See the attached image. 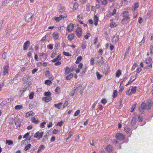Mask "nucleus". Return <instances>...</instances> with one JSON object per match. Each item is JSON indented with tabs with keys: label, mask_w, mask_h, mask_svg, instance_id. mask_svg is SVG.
<instances>
[{
	"label": "nucleus",
	"mask_w": 153,
	"mask_h": 153,
	"mask_svg": "<svg viewBox=\"0 0 153 153\" xmlns=\"http://www.w3.org/2000/svg\"><path fill=\"white\" fill-rule=\"evenodd\" d=\"M97 63L99 64H102L104 63V61L103 60V57H101L100 60L98 61L97 62Z\"/></svg>",
	"instance_id": "obj_47"
},
{
	"label": "nucleus",
	"mask_w": 153,
	"mask_h": 153,
	"mask_svg": "<svg viewBox=\"0 0 153 153\" xmlns=\"http://www.w3.org/2000/svg\"><path fill=\"white\" fill-rule=\"evenodd\" d=\"M48 48L49 49L52 50L53 49V45L51 44H49L48 46Z\"/></svg>",
	"instance_id": "obj_62"
},
{
	"label": "nucleus",
	"mask_w": 153,
	"mask_h": 153,
	"mask_svg": "<svg viewBox=\"0 0 153 153\" xmlns=\"http://www.w3.org/2000/svg\"><path fill=\"white\" fill-rule=\"evenodd\" d=\"M34 115V113L32 111L27 112L25 114L26 117H28L30 116H33Z\"/></svg>",
	"instance_id": "obj_20"
},
{
	"label": "nucleus",
	"mask_w": 153,
	"mask_h": 153,
	"mask_svg": "<svg viewBox=\"0 0 153 153\" xmlns=\"http://www.w3.org/2000/svg\"><path fill=\"white\" fill-rule=\"evenodd\" d=\"M9 69V67L8 64L6 65L4 68V71L3 74L4 75L8 74V71Z\"/></svg>",
	"instance_id": "obj_9"
},
{
	"label": "nucleus",
	"mask_w": 153,
	"mask_h": 153,
	"mask_svg": "<svg viewBox=\"0 0 153 153\" xmlns=\"http://www.w3.org/2000/svg\"><path fill=\"white\" fill-rule=\"evenodd\" d=\"M94 25L96 26L98 25V22L99 21V18L97 15H95L94 17Z\"/></svg>",
	"instance_id": "obj_22"
},
{
	"label": "nucleus",
	"mask_w": 153,
	"mask_h": 153,
	"mask_svg": "<svg viewBox=\"0 0 153 153\" xmlns=\"http://www.w3.org/2000/svg\"><path fill=\"white\" fill-rule=\"evenodd\" d=\"M63 54L66 56H71V54H70L68 52H63Z\"/></svg>",
	"instance_id": "obj_48"
},
{
	"label": "nucleus",
	"mask_w": 153,
	"mask_h": 153,
	"mask_svg": "<svg viewBox=\"0 0 153 153\" xmlns=\"http://www.w3.org/2000/svg\"><path fill=\"white\" fill-rule=\"evenodd\" d=\"M62 58V57L61 55L60 54H59L56 58L52 60H51V62H55L59 61Z\"/></svg>",
	"instance_id": "obj_13"
},
{
	"label": "nucleus",
	"mask_w": 153,
	"mask_h": 153,
	"mask_svg": "<svg viewBox=\"0 0 153 153\" xmlns=\"http://www.w3.org/2000/svg\"><path fill=\"white\" fill-rule=\"evenodd\" d=\"M119 39L118 36H114L113 37L112 39V42L114 43H116L117 42Z\"/></svg>",
	"instance_id": "obj_14"
},
{
	"label": "nucleus",
	"mask_w": 153,
	"mask_h": 153,
	"mask_svg": "<svg viewBox=\"0 0 153 153\" xmlns=\"http://www.w3.org/2000/svg\"><path fill=\"white\" fill-rule=\"evenodd\" d=\"M52 36L55 40H58L59 37L58 33L57 32H54L53 33Z\"/></svg>",
	"instance_id": "obj_15"
},
{
	"label": "nucleus",
	"mask_w": 153,
	"mask_h": 153,
	"mask_svg": "<svg viewBox=\"0 0 153 153\" xmlns=\"http://www.w3.org/2000/svg\"><path fill=\"white\" fill-rule=\"evenodd\" d=\"M13 101L12 99L9 98H7L5 100L2 102V103L4 104H7L10 103L11 102Z\"/></svg>",
	"instance_id": "obj_17"
},
{
	"label": "nucleus",
	"mask_w": 153,
	"mask_h": 153,
	"mask_svg": "<svg viewBox=\"0 0 153 153\" xmlns=\"http://www.w3.org/2000/svg\"><path fill=\"white\" fill-rule=\"evenodd\" d=\"M117 25L114 22H111L110 24V27L111 28H114Z\"/></svg>",
	"instance_id": "obj_36"
},
{
	"label": "nucleus",
	"mask_w": 153,
	"mask_h": 153,
	"mask_svg": "<svg viewBox=\"0 0 153 153\" xmlns=\"http://www.w3.org/2000/svg\"><path fill=\"white\" fill-rule=\"evenodd\" d=\"M65 75H67L70 73L72 72L74 70V68L73 67H71V68L67 67L65 68Z\"/></svg>",
	"instance_id": "obj_7"
},
{
	"label": "nucleus",
	"mask_w": 153,
	"mask_h": 153,
	"mask_svg": "<svg viewBox=\"0 0 153 153\" xmlns=\"http://www.w3.org/2000/svg\"><path fill=\"white\" fill-rule=\"evenodd\" d=\"M30 44V42L29 41L27 40L26 41L23 45V50H26L27 49L28 46H29Z\"/></svg>",
	"instance_id": "obj_12"
},
{
	"label": "nucleus",
	"mask_w": 153,
	"mask_h": 153,
	"mask_svg": "<svg viewBox=\"0 0 153 153\" xmlns=\"http://www.w3.org/2000/svg\"><path fill=\"white\" fill-rule=\"evenodd\" d=\"M136 78V76H131V80H132L133 81H134Z\"/></svg>",
	"instance_id": "obj_64"
},
{
	"label": "nucleus",
	"mask_w": 153,
	"mask_h": 153,
	"mask_svg": "<svg viewBox=\"0 0 153 153\" xmlns=\"http://www.w3.org/2000/svg\"><path fill=\"white\" fill-rule=\"evenodd\" d=\"M7 56L6 53L5 52H4L2 55V58L4 59H6Z\"/></svg>",
	"instance_id": "obj_56"
},
{
	"label": "nucleus",
	"mask_w": 153,
	"mask_h": 153,
	"mask_svg": "<svg viewBox=\"0 0 153 153\" xmlns=\"http://www.w3.org/2000/svg\"><path fill=\"white\" fill-rule=\"evenodd\" d=\"M29 133L28 132H27L26 134H25L23 136V138H27L28 137V136L29 135Z\"/></svg>",
	"instance_id": "obj_59"
},
{
	"label": "nucleus",
	"mask_w": 153,
	"mask_h": 153,
	"mask_svg": "<svg viewBox=\"0 0 153 153\" xmlns=\"http://www.w3.org/2000/svg\"><path fill=\"white\" fill-rule=\"evenodd\" d=\"M91 35V34L90 33H88L87 34L84 36V38L87 39H88V37Z\"/></svg>",
	"instance_id": "obj_40"
},
{
	"label": "nucleus",
	"mask_w": 153,
	"mask_h": 153,
	"mask_svg": "<svg viewBox=\"0 0 153 153\" xmlns=\"http://www.w3.org/2000/svg\"><path fill=\"white\" fill-rule=\"evenodd\" d=\"M43 134L44 132L43 131L39 132L38 131L36 132L35 134L33 137L34 138H37V140H39L42 138L43 135Z\"/></svg>",
	"instance_id": "obj_4"
},
{
	"label": "nucleus",
	"mask_w": 153,
	"mask_h": 153,
	"mask_svg": "<svg viewBox=\"0 0 153 153\" xmlns=\"http://www.w3.org/2000/svg\"><path fill=\"white\" fill-rule=\"evenodd\" d=\"M111 16H112V15H111V13H108L106 15V16H105V19L108 20L110 18V17Z\"/></svg>",
	"instance_id": "obj_39"
},
{
	"label": "nucleus",
	"mask_w": 153,
	"mask_h": 153,
	"mask_svg": "<svg viewBox=\"0 0 153 153\" xmlns=\"http://www.w3.org/2000/svg\"><path fill=\"white\" fill-rule=\"evenodd\" d=\"M74 35L73 33H71L68 36V40L71 41L74 39Z\"/></svg>",
	"instance_id": "obj_18"
},
{
	"label": "nucleus",
	"mask_w": 153,
	"mask_h": 153,
	"mask_svg": "<svg viewBox=\"0 0 153 153\" xmlns=\"http://www.w3.org/2000/svg\"><path fill=\"white\" fill-rule=\"evenodd\" d=\"M80 113V110L79 109L77 110L75 112L74 116L75 117L77 116Z\"/></svg>",
	"instance_id": "obj_46"
},
{
	"label": "nucleus",
	"mask_w": 153,
	"mask_h": 153,
	"mask_svg": "<svg viewBox=\"0 0 153 153\" xmlns=\"http://www.w3.org/2000/svg\"><path fill=\"white\" fill-rule=\"evenodd\" d=\"M117 91L116 90L114 91L113 93V98H115L117 97Z\"/></svg>",
	"instance_id": "obj_33"
},
{
	"label": "nucleus",
	"mask_w": 153,
	"mask_h": 153,
	"mask_svg": "<svg viewBox=\"0 0 153 153\" xmlns=\"http://www.w3.org/2000/svg\"><path fill=\"white\" fill-rule=\"evenodd\" d=\"M59 132V131L56 129H54L53 131V133L54 134H56Z\"/></svg>",
	"instance_id": "obj_55"
},
{
	"label": "nucleus",
	"mask_w": 153,
	"mask_h": 153,
	"mask_svg": "<svg viewBox=\"0 0 153 153\" xmlns=\"http://www.w3.org/2000/svg\"><path fill=\"white\" fill-rule=\"evenodd\" d=\"M39 57L41 61H45L47 58V54L43 53H40Z\"/></svg>",
	"instance_id": "obj_6"
},
{
	"label": "nucleus",
	"mask_w": 153,
	"mask_h": 153,
	"mask_svg": "<svg viewBox=\"0 0 153 153\" xmlns=\"http://www.w3.org/2000/svg\"><path fill=\"white\" fill-rule=\"evenodd\" d=\"M96 75L97 76V79L98 80H100L102 77V76L101 75L99 72H97L96 73Z\"/></svg>",
	"instance_id": "obj_32"
},
{
	"label": "nucleus",
	"mask_w": 153,
	"mask_h": 153,
	"mask_svg": "<svg viewBox=\"0 0 153 153\" xmlns=\"http://www.w3.org/2000/svg\"><path fill=\"white\" fill-rule=\"evenodd\" d=\"M63 103L62 102H59L57 104H54V106L55 107L57 108L58 109H60L61 107L62 106Z\"/></svg>",
	"instance_id": "obj_28"
},
{
	"label": "nucleus",
	"mask_w": 153,
	"mask_h": 153,
	"mask_svg": "<svg viewBox=\"0 0 153 153\" xmlns=\"http://www.w3.org/2000/svg\"><path fill=\"white\" fill-rule=\"evenodd\" d=\"M42 100L46 102H48L52 100L51 97H42Z\"/></svg>",
	"instance_id": "obj_16"
},
{
	"label": "nucleus",
	"mask_w": 153,
	"mask_h": 153,
	"mask_svg": "<svg viewBox=\"0 0 153 153\" xmlns=\"http://www.w3.org/2000/svg\"><path fill=\"white\" fill-rule=\"evenodd\" d=\"M29 51L27 53V57H30L31 55V52L33 51V49L31 47L29 49Z\"/></svg>",
	"instance_id": "obj_24"
},
{
	"label": "nucleus",
	"mask_w": 153,
	"mask_h": 153,
	"mask_svg": "<svg viewBox=\"0 0 153 153\" xmlns=\"http://www.w3.org/2000/svg\"><path fill=\"white\" fill-rule=\"evenodd\" d=\"M78 7V4L77 3L75 2L74 3V10H76V9H77Z\"/></svg>",
	"instance_id": "obj_43"
},
{
	"label": "nucleus",
	"mask_w": 153,
	"mask_h": 153,
	"mask_svg": "<svg viewBox=\"0 0 153 153\" xmlns=\"http://www.w3.org/2000/svg\"><path fill=\"white\" fill-rule=\"evenodd\" d=\"M73 74L72 73H71L67 76L66 79L67 80H70L73 77Z\"/></svg>",
	"instance_id": "obj_25"
},
{
	"label": "nucleus",
	"mask_w": 153,
	"mask_h": 153,
	"mask_svg": "<svg viewBox=\"0 0 153 153\" xmlns=\"http://www.w3.org/2000/svg\"><path fill=\"white\" fill-rule=\"evenodd\" d=\"M98 41V37L97 36L95 37V38L94 39V45H96Z\"/></svg>",
	"instance_id": "obj_61"
},
{
	"label": "nucleus",
	"mask_w": 153,
	"mask_h": 153,
	"mask_svg": "<svg viewBox=\"0 0 153 153\" xmlns=\"http://www.w3.org/2000/svg\"><path fill=\"white\" fill-rule=\"evenodd\" d=\"M60 91V88L58 87H57L55 89V92L57 94H58Z\"/></svg>",
	"instance_id": "obj_54"
},
{
	"label": "nucleus",
	"mask_w": 153,
	"mask_h": 153,
	"mask_svg": "<svg viewBox=\"0 0 153 153\" xmlns=\"http://www.w3.org/2000/svg\"><path fill=\"white\" fill-rule=\"evenodd\" d=\"M106 150L108 152H111L112 151V147L111 145H108L105 148Z\"/></svg>",
	"instance_id": "obj_19"
},
{
	"label": "nucleus",
	"mask_w": 153,
	"mask_h": 153,
	"mask_svg": "<svg viewBox=\"0 0 153 153\" xmlns=\"http://www.w3.org/2000/svg\"><path fill=\"white\" fill-rule=\"evenodd\" d=\"M4 86V82L0 83V91L2 90V88Z\"/></svg>",
	"instance_id": "obj_50"
},
{
	"label": "nucleus",
	"mask_w": 153,
	"mask_h": 153,
	"mask_svg": "<svg viewBox=\"0 0 153 153\" xmlns=\"http://www.w3.org/2000/svg\"><path fill=\"white\" fill-rule=\"evenodd\" d=\"M34 93L33 92H31L29 96V98L30 99L32 100L33 98Z\"/></svg>",
	"instance_id": "obj_45"
},
{
	"label": "nucleus",
	"mask_w": 153,
	"mask_h": 153,
	"mask_svg": "<svg viewBox=\"0 0 153 153\" xmlns=\"http://www.w3.org/2000/svg\"><path fill=\"white\" fill-rule=\"evenodd\" d=\"M86 45L87 44L86 42H83L82 43L81 48L83 49H84L86 48Z\"/></svg>",
	"instance_id": "obj_34"
},
{
	"label": "nucleus",
	"mask_w": 153,
	"mask_h": 153,
	"mask_svg": "<svg viewBox=\"0 0 153 153\" xmlns=\"http://www.w3.org/2000/svg\"><path fill=\"white\" fill-rule=\"evenodd\" d=\"M74 27V25L73 24L71 23L68 26L67 30L69 32H70L72 31Z\"/></svg>",
	"instance_id": "obj_11"
},
{
	"label": "nucleus",
	"mask_w": 153,
	"mask_h": 153,
	"mask_svg": "<svg viewBox=\"0 0 153 153\" xmlns=\"http://www.w3.org/2000/svg\"><path fill=\"white\" fill-rule=\"evenodd\" d=\"M152 67V63H150L149 65L146 66V67H144V68H147V69H150Z\"/></svg>",
	"instance_id": "obj_51"
},
{
	"label": "nucleus",
	"mask_w": 153,
	"mask_h": 153,
	"mask_svg": "<svg viewBox=\"0 0 153 153\" xmlns=\"http://www.w3.org/2000/svg\"><path fill=\"white\" fill-rule=\"evenodd\" d=\"M31 145L30 144L27 145L25 147L24 150L25 151L27 150L31 147Z\"/></svg>",
	"instance_id": "obj_38"
},
{
	"label": "nucleus",
	"mask_w": 153,
	"mask_h": 153,
	"mask_svg": "<svg viewBox=\"0 0 153 153\" xmlns=\"http://www.w3.org/2000/svg\"><path fill=\"white\" fill-rule=\"evenodd\" d=\"M6 143H8L10 145L12 144L13 142L12 140H7L6 141Z\"/></svg>",
	"instance_id": "obj_49"
},
{
	"label": "nucleus",
	"mask_w": 153,
	"mask_h": 153,
	"mask_svg": "<svg viewBox=\"0 0 153 153\" xmlns=\"http://www.w3.org/2000/svg\"><path fill=\"white\" fill-rule=\"evenodd\" d=\"M121 74V71L120 70H118L116 73V76L117 78H119Z\"/></svg>",
	"instance_id": "obj_27"
},
{
	"label": "nucleus",
	"mask_w": 153,
	"mask_h": 153,
	"mask_svg": "<svg viewBox=\"0 0 153 153\" xmlns=\"http://www.w3.org/2000/svg\"><path fill=\"white\" fill-rule=\"evenodd\" d=\"M136 117L133 118L131 120V125L132 126H134L136 124Z\"/></svg>",
	"instance_id": "obj_26"
},
{
	"label": "nucleus",
	"mask_w": 153,
	"mask_h": 153,
	"mask_svg": "<svg viewBox=\"0 0 153 153\" xmlns=\"http://www.w3.org/2000/svg\"><path fill=\"white\" fill-rule=\"evenodd\" d=\"M31 120L32 123L36 124H38L39 122V120L36 119L34 117H33L31 118Z\"/></svg>",
	"instance_id": "obj_21"
},
{
	"label": "nucleus",
	"mask_w": 153,
	"mask_h": 153,
	"mask_svg": "<svg viewBox=\"0 0 153 153\" xmlns=\"http://www.w3.org/2000/svg\"><path fill=\"white\" fill-rule=\"evenodd\" d=\"M139 7V4L138 2H136L134 5V9L133 11H134L137 8Z\"/></svg>",
	"instance_id": "obj_60"
},
{
	"label": "nucleus",
	"mask_w": 153,
	"mask_h": 153,
	"mask_svg": "<svg viewBox=\"0 0 153 153\" xmlns=\"http://www.w3.org/2000/svg\"><path fill=\"white\" fill-rule=\"evenodd\" d=\"M52 82L49 80H47L45 81V84L48 85H50L52 84Z\"/></svg>",
	"instance_id": "obj_37"
},
{
	"label": "nucleus",
	"mask_w": 153,
	"mask_h": 153,
	"mask_svg": "<svg viewBox=\"0 0 153 153\" xmlns=\"http://www.w3.org/2000/svg\"><path fill=\"white\" fill-rule=\"evenodd\" d=\"M142 70V68L140 67H138L137 68L136 72L137 73H139Z\"/></svg>",
	"instance_id": "obj_63"
},
{
	"label": "nucleus",
	"mask_w": 153,
	"mask_h": 153,
	"mask_svg": "<svg viewBox=\"0 0 153 153\" xmlns=\"http://www.w3.org/2000/svg\"><path fill=\"white\" fill-rule=\"evenodd\" d=\"M152 12V11L151 10H149L146 15L147 18H149L151 16V14Z\"/></svg>",
	"instance_id": "obj_35"
},
{
	"label": "nucleus",
	"mask_w": 153,
	"mask_h": 153,
	"mask_svg": "<svg viewBox=\"0 0 153 153\" xmlns=\"http://www.w3.org/2000/svg\"><path fill=\"white\" fill-rule=\"evenodd\" d=\"M137 88L136 86H131L129 87L128 90L126 91V95L128 96H130L132 94H134L136 92Z\"/></svg>",
	"instance_id": "obj_1"
},
{
	"label": "nucleus",
	"mask_w": 153,
	"mask_h": 153,
	"mask_svg": "<svg viewBox=\"0 0 153 153\" xmlns=\"http://www.w3.org/2000/svg\"><path fill=\"white\" fill-rule=\"evenodd\" d=\"M130 129L128 126H126L124 128L125 131L126 132H128Z\"/></svg>",
	"instance_id": "obj_52"
},
{
	"label": "nucleus",
	"mask_w": 153,
	"mask_h": 153,
	"mask_svg": "<svg viewBox=\"0 0 153 153\" xmlns=\"http://www.w3.org/2000/svg\"><path fill=\"white\" fill-rule=\"evenodd\" d=\"M116 137L120 140H124L125 138L124 135L121 133L117 134L116 135Z\"/></svg>",
	"instance_id": "obj_8"
},
{
	"label": "nucleus",
	"mask_w": 153,
	"mask_h": 153,
	"mask_svg": "<svg viewBox=\"0 0 153 153\" xmlns=\"http://www.w3.org/2000/svg\"><path fill=\"white\" fill-rule=\"evenodd\" d=\"M123 19L121 21V23L123 24L124 22H126L130 19L128 12L127 11H123L122 13Z\"/></svg>",
	"instance_id": "obj_2"
},
{
	"label": "nucleus",
	"mask_w": 153,
	"mask_h": 153,
	"mask_svg": "<svg viewBox=\"0 0 153 153\" xmlns=\"http://www.w3.org/2000/svg\"><path fill=\"white\" fill-rule=\"evenodd\" d=\"M82 57L81 56H79L77 58L76 61L75 63L76 64H79L82 60Z\"/></svg>",
	"instance_id": "obj_30"
},
{
	"label": "nucleus",
	"mask_w": 153,
	"mask_h": 153,
	"mask_svg": "<svg viewBox=\"0 0 153 153\" xmlns=\"http://www.w3.org/2000/svg\"><path fill=\"white\" fill-rule=\"evenodd\" d=\"M67 16L66 15L65 16L63 15H60L58 17H54V19L57 22H59L60 20L63 19L65 18H66Z\"/></svg>",
	"instance_id": "obj_10"
},
{
	"label": "nucleus",
	"mask_w": 153,
	"mask_h": 153,
	"mask_svg": "<svg viewBox=\"0 0 153 153\" xmlns=\"http://www.w3.org/2000/svg\"><path fill=\"white\" fill-rule=\"evenodd\" d=\"M51 94L49 91L45 92L44 94V95L46 97H51Z\"/></svg>",
	"instance_id": "obj_42"
},
{
	"label": "nucleus",
	"mask_w": 153,
	"mask_h": 153,
	"mask_svg": "<svg viewBox=\"0 0 153 153\" xmlns=\"http://www.w3.org/2000/svg\"><path fill=\"white\" fill-rule=\"evenodd\" d=\"M33 15L31 13H28L25 16V21L27 22H31Z\"/></svg>",
	"instance_id": "obj_3"
},
{
	"label": "nucleus",
	"mask_w": 153,
	"mask_h": 153,
	"mask_svg": "<svg viewBox=\"0 0 153 153\" xmlns=\"http://www.w3.org/2000/svg\"><path fill=\"white\" fill-rule=\"evenodd\" d=\"M152 60V59L151 57H149L145 59L144 62L147 64L150 63L151 61Z\"/></svg>",
	"instance_id": "obj_23"
},
{
	"label": "nucleus",
	"mask_w": 153,
	"mask_h": 153,
	"mask_svg": "<svg viewBox=\"0 0 153 153\" xmlns=\"http://www.w3.org/2000/svg\"><path fill=\"white\" fill-rule=\"evenodd\" d=\"M68 104V102L67 101H65L64 103V105L63 107V108H64L66 107Z\"/></svg>",
	"instance_id": "obj_57"
},
{
	"label": "nucleus",
	"mask_w": 153,
	"mask_h": 153,
	"mask_svg": "<svg viewBox=\"0 0 153 153\" xmlns=\"http://www.w3.org/2000/svg\"><path fill=\"white\" fill-rule=\"evenodd\" d=\"M150 53L151 55H153V46L151 45L150 48Z\"/></svg>",
	"instance_id": "obj_53"
},
{
	"label": "nucleus",
	"mask_w": 153,
	"mask_h": 153,
	"mask_svg": "<svg viewBox=\"0 0 153 153\" xmlns=\"http://www.w3.org/2000/svg\"><path fill=\"white\" fill-rule=\"evenodd\" d=\"M56 55V52H53L52 53L51 55V57L52 58H54L55 56Z\"/></svg>",
	"instance_id": "obj_58"
},
{
	"label": "nucleus",
	"mask_w": 153,
	"mask_h": 153,
	"mask_svg": "<svg viewBox=\"0 0 153 153\" xmlns=\"http://www.w3.org/2000/svg\"><path fill=\"white\" fill-rule=\"evenodd\" d=\"M23 108V106L20 105H16L14 108L16 110H20Z\"/></svg>",
	"instance_id": "obj_31"
},
{
	"label": "nucleus",
	"mask_w": 153,
	"mask_h": 153,
	"mask_svg": "<svg viewBox=\"0 0 153 153\" xmlns=\"http://www.w3.org/2000/svg\"><path fill=\"white\" fill-rule=\"evenodd\" d=\"M101 3L102 5L105 6L106 5L108 4V0H103L101 1Z\"/></svg>",
	"instance_id": "obj_41"
},
{
	"label": "nucleus",
	"mask_w": 153,
	"mask_h": 153,
	"mask_svg": "<svg viewBox=\"0 0 153 153\" xmlns=\"http://www.w3.org/2000/svg\"><path fill=\"white\" fill-rule=\"evenodd\" d=\"M152 106V105L151 102H149L148 105H147L146 109L148 110L150 109L151 108Z\"/></svg>",
	"instance_id": "obj_44"
},
{
	"label": "nucleus",
	"mask_w": 153,
	"mask_h": 153,
	"mask_svg": "<svg viewBox=\"0 0 153 153\" xmlns=\"http://www.w3.org/2000/svg\"><path fill=\"white\" fill-rule=\"evenodd\" d=\"M76 35L78 38L82 36V29L79 27H77L75 30Z\"/></svg>",
	"instance_id": "obj_5"
},
{
	"label": "nucleus",
	"mask_w": 153,
	"mask_h": 153,
	"mask_svg": "<svg viewBox=\"0 0 153 153\" xmlns=\"http://www.w3.org/2000/svg\"><path fill=\"white\" fill-rule=\"evenodd\" d=\"M147 105L145 103L143 102L141 105V108L143 110H145L146 109Z\"/></svg>",
	"instance_id": "obj_29"
}]
</instances>
